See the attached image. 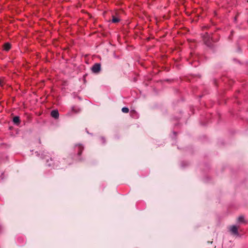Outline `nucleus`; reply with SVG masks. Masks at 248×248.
Instances as JSON below:
<instances>
[{"label":"nucleus","mask_w":248,"mask_h":248,"mask_svg":"<svg viewBox=\"0 0 248 248\" xmlns=\"http://www.w3.org/2000/svg\"><path fill=\"white\" fill-rule=\"evenodd\" d=\"M203 40L206 46H211V41L216 42L217 41V39H215L214 36L210 37L207 33H206L204 36Z\"/></svg>","instance_id":"f257e3e1"},{"label":"nucleus","mask_w":248,"mask_h":248,"mask_svg":"<svg viewBox=\"0 0 248 248\" xmlns=\"http://www.w3.org/2000/svg\"><path fill=\"white\" fill-rule=\"evenodd\" d=\"M92 70L93 73H98L101 70V64L99 63H95L93 66Z\"/></svg>","instance_id":"f03ea898"},{"label":"nucleus","mask_w":248,"mask_h":248,"mask_svg":"<svg viewBox=\"0 0 248 248\" xmlns=\"http://www.w3.org/2000/svg\"><path fill=\"white\" fill-rule=\"evenodd\" d=\"M230 231L232 232V234L234 235H238V227L235 225H233L230 227Z\"/></svg>","instance_id":"7ed1b4c3"},{"label":"nucleus","mask_w":248,"mask_h":248,"mask_svg":"<svg viewBox=\"0 0 248 248\" xmlns=\"http://www.w3.org/2000/svg\"><path fill=\"white\" fill-rule=\"evenodd\" d=\"M51 116L55 119L58 118L59 116L58 111L56 109L52 110L51 112Z\"/></svg>","instance_id":"20e7f679"},{"label":"nucleus","mask_w":248,"mask_h":248,"mask_svg":"<svg viewBox=\"0 0 248 248\" xmlns=\"http://www.w3.org/2000/svg\"><path fill=\"white\" fill-rule=\"evenodd\" d=\"M3 49L6 51H9L11 48V45L9 43H6L3 45Z\"/></svg>","instance_id":"39448f33"},{"label":"nucleus","mask_w":248,"mask_h":248,"mask_svg":"<svg viewBox=\"0 0 248 248\" xmlns=\"http://www.w3.org/2000/svg\"><path fill=\"white\" fill-rule=\"evenodd\" d=\"M13 121L14 124L18 125L20 123V117L19 116H15L13 118Z\"/></svg>","instance_id":"423d86ee"},{"label":"nucleus","mask_w":248,"mask_h":248,"mask_svg":"<svg viewBox=\"0 0 248 248\" xmlns=\"http://www.w3.org/2000/svg\"><path fill=\"white\" fill-rule=\"evenodd\" d=\"M237 221L239 223H246L245 220L244 216L243 215H241L238 217Z\"/></svg>","instance_id":"0eeeda50"},{"label":"nucleus","mask_w":248,"mask_h":248,"mask_svg":"<svg viewBox=\"0 0 248 248\" xmlns=\"http://www.w3.org/2000/svg\"><path fill=\"white\" fill-rule=\"evenodd\" d=\"M78 155H80L82 154V152L83 149H84V147L81 145H79L78 146Z\"/></svg>","instance_id":"6e6552de"},{"label":"nucleus","mask_w":248,"mask_h":248,"mask_svg":"<svg viewBox=\"0 0 248 248\" xmlns=\"http://www.w3.org/2000/svg\"><path fill=\"white\" fill-rule=\"evenodd\" d=\"M120 21V19L115 16H112V22L113 23H118Z\"/></svg>","instance_id":"1a4fd4ad"},{"label":"nucleus","mask_w":248,"mask_h":248,"mask_svg":"<svg viewBox=\"0 0 248 248\" xmlns=\"http://www.w3.org/2000/svg\"><path fill=\"white\" fill-rule=\"evenodd\" d=\"M122 111L124 113H127L129 112V108L126 107H124L122 108Z\"/></svg>","instance_id":"9d476101"},{"label":"nucleus","mask_w":248,"mask_h":248,"mask_svg":"<svg viewBox=\"0 0 248 248\" xmlns=\"http://www.w3.org/2000/svg\"><path fill=\"white\" fill-rule=\"evenodd\" d=\"M47 165L48 166H51L52 165L51 164L48 163V160L47 161Z\"/></svg>","instance_id":"9b49d317"},{"label":"nucleus","mask_w":248,"mask_h":248,"mask_svg":"<svg viewBox=\"0 0 248 248\" xmlns=\"http://www.w3.org/2000/svg\"><path fill=\"white\" fill-rule=\"evenodd\" d=\"M0 86H2V83H1V81H0Z\"/></svg>","instance_id":"f8f14e48"}]
</instances>
